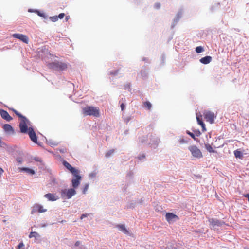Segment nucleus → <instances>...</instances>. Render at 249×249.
Returning <instances> with one entry per match:
<instances>
[{"label":"nucleus","mask_w":249,"mask_h":249,"mask_svg":"<svg viewBox=\"0 0 249 249\" xmlns=\"http://www.w3.org/2000/svg\"><path fill=\"white\" fill-rule=\"evenodd\" d=\"M11 110L17 116L21 119L19 124L20 132L22 133H27L28 130V125H31V122L25 116L22 115L20 113L15 109L12 108Z\"/></svg>","instance_id":"f257e3e1"},{"label":"nucleus","mask_w":249,"mask_h":249,"mask_svg":"<svg viewBox=\"0 0 249 249\" xmlns=\"http://www.w3.org/2000/svg\"><path fill=\"white\" fill-rule=\"evenodd\" d=\"M49 68L56 71H63L67 69L68 65L66 63L55 61L48 64Z\"/></svg>","instance_id":"f03ea898"},{"label":"nucleus","mask_w":249,"mask_h":249,"mask_svg":"<svg viewBox=\"0 0 249 249\" xmlns=\"http://www.w3.org/2000/svg\"><path fill=\"white\" fill-rule=\"evenodd\" d=\"M76 194V191L73 188L62 189L60 192L61 197L64 199H70Z\"/></svg>","instance_id":"7ed1b4c3"},{"label":"nucleus","mask_w":249,"mask_h":249,"mask_svg":"<svg viewBox=\"0 0 249 249\" xmlns=\"http://www.w3.org/2000/svg\"><path fill=\"white\" fill-rule=\"evenodd\" d=\"M82 112L84 115H92L95 117L99 116V109L92 106H87L82 109Z\"/></svg>","instance_id":"20e7f679"},{"label":"nucleus","mask_w":249,"mask_h":249,"mask_svg":"<svg viewBox=\"0 0 249 249\" xmlns=\"http://www.w3.org/2000/svg\"><path fill=\"white\" fill-rule=\"evenodd\" d=\"M80 171H77L75 173H72L73 178L71 179L72 186L74 189L77 188L80 184L82 177L80 175Z\"/></svg>","instance_id":"39448f33"},{"label":"nucleus","mask_w":249,"mask_h":249,"mask_svg":"<svg viewBox=\"0 0 249 249\" xmlns=\"http://www.w3.org/2000/svg\"><path fill=\"white\" fill-rule=\"evenodd\" d=\"M188 149L191 152V154L194 157L196 158H201L203 155L200 150L196 145H191L188 147Z\"/></svg>","instance_id":"423d86ee"},{"label":"nucleus","mask_w":249,"mask_h":249,"mask_svg":"<svg viewBox=\"0 0 249 249\" xmlns=\"http://www.w3.org/2000/svg\"><path fill=\"white\" fill-rule=\"evenodd\" d=\"M29 127H28V130L27 132L26 133H28L30 139L35 143H37L39 144V143H37V138L36 135L35 133V132L33 128L31 126V124L30 125H28Z\"/></svg>","instance_id":"0eeeda50"},{"label":"nucleus","mask_w":249,"mask_h":249,"mask_svg":"<svg viewBox=\"0 0 249 249\" xmlns=\"http://www.w3.org/2000/svg\"><path fill=\"white\" fill-rule=\"evenodd\" d=\"M208 221L213 228H215V227H222L226 225L224 221L215 218H209Z\"/></svg>","instance_id":"6e6552de"},{"label":"nucleus","mask_w":249,"mask_h":249,"mask_svg":"<svg viewBox=\"0 0 249 249\" xmlns=\"http://www.w3.org/2000/svg\"><path fill=\"white\" fill-rule=\"evenodd\" d=\"M165 218L166 220L169 223H173L179 219L177 215L172 213H166L165 215Z\"/></svg>","instance_id":"1a4fd4ad"},{"label":"nucleus","mask_w":249,"mask_h":249,"mask_svg":"<svg viewBox=\"0 0 249 249\" xmlns=\"http://www.w3.org/2000/svg\"><path fill=\"white\" fill-rule=\"evenodd\" d=\"M204 118L211 124H213L214 121V118H216V116L213 112L208 111L204 113Z\"/></svg>","instance_id":"9d476101"},{"label":"nucleus","mask_w":249,"mask_h":249,"mask_svg":"<svg viewBox=\"0 0 249 249\" xmlns=\"http://www.w3.org/2000/svg\"><path fill=\"white\" fill-rule=\"evenodd\" d=\"M12 36L14 38L19 39V40H20L21 41L25 43H28L29 41L28 37H27V36L23 34L18 33L14 34L12 35Z\"/></svg>","instance_id":"9b49d317"},{"label":"nucleus","mask_w":249,"mask_h":249,"mask_svg":"<svg viewBox=\"0 0 249 249\" xmlns=\"http://www.w3.org/2000/svg\"><path fill=\"white\" fill-rule=\"evenodd\" d=\"M44 197H45L48 201H54L59 199V197L55 194L47 193L46 194Z\"/></svg>","instance_id":"f8f14e48"},{"label":"nucleus","mask_w":249,"mask_h":249,"mask_svg":"<svg viewBox=\"0 0 249 249\" xmlns=\"http://www.w3.org/2000/svg\"><path fill=\"white\" fill-rule=\"evenodd\" d=\"M183 10L180 9L176 15V17L174 19L173 22L171 25V28H173L176 26L178 22L179 21L180 18H181L183 14Z\"/></svg>","instance_id":"ddd939ff"},{"label":"nucleus","mask_w":249,"mask_h":249,"mask_svg":"<svg viewBox=\"0 0 249 249\" xmlns=\"http://www.w3.org/2000/svg\"><path fill=\"white\" fill-rule=\"evenodd\" d=\"M46 211L47 209H43L42 206L38 204H36L33 207L31 213L33 214L34 213L36 212H38L39 213H43Z\"/></svg>","instance_id":"4468645a"},{"label":"nucleus","mask_w":249,"mask_h":249,"mask_svg":"<svg viewBox=\"0 0 249 249\" xmlns=\"http://www.w3.org/2000/svg\"><path fill=\"white\" fill-rule=\"evenodd\" d=\"M0 114L1 117L6 120L7 121L9 122L12 120V118L10 116L8 112L2 109H0Z\"/></svg>","instance_id":"2eb2a0df"},{"label":"nucleus","mask_w":249,"mask_h":249,"mask_svg":"<svg viewBox=\"0 0 249 249\" xmlns=\"http://www.w3.org/2000/svg\"><path fill=\"white\" fill-rule=\"evenodd\" d=\"M116 227L118 228V229L124 234L126 235H128L130 236L131 234L130 233V232L129 231L126 229L125 225L124 224H117L116 226Z\"/></svg>","instance_id":"dca6fc26"},{"label":"nucleus","mask_w":249,"mask_h":249,"mask_svg":"<svg viewBox=\"0 0 249 249\" xmlns=\"http://www.w3.org/2000/svg\"><path fill=\"white\" fill-rule=\"evenodd\" d=\"M5 132L8 134H13L14 129L9 124H4L2 127Z\"/></svg>","instance_id":"f3484780"},{"label":"nucleus","mask_w":249,"mask_h":249,"mask_svg":"<svg viewBox=\"0 0 249 249\" xmlns=\"http://www.w3.org/2000/svg\"><path fill=\"white\" fill-rule=\"evenodd\" d=\"M63 164L68 170L71 172V174L75 173L78 170L75 168L71 166V165L66 160H64L63 161Z\"/></svg>","instance_id":"a211bd4d"},{"label":"nucleus","mask_w":249,"mask_h":249,"mask_svg":"<svg viewBox=\"0 0 249 249\" xmlns=\"http://www.w3.org/2000/svg\"><path fill=\"white\" fill-rule=\"evenodd\" d=\"M19 169L20 172H26L28 174L33 175L35 174V172L34 170L29 168H27V167L19 168Z\"/></svg>","instance_id":"6ab92c4d"},{"label":"nucleus","mask_w":249,"mask_h":249,"mask_svg":"<svg viewBox=\"0 0 249 249\" xmlns=\"http://www.w3.org/2000/svg\"><path fill=\"white\" fill-rule=\"evenodd\" d=\"M212 60V57L210 56H206L200 59V62L204 64H208L210 63Z\"/></svg>","instance_id":"aec40b11"},{"label":"nucleus","mask_w":249,"mask_h":249,"mask_svg":"<svg viewBox=\"0 0 249 249\" xmlns=\"http://www.w3.org/2000/svg\"><path fill=\"white\" fill-rule=\"evenodd\" d=\"M234 155L236 158H239V159H241L243 157L242 152L238 149L234 151Z\"/></svg>","instance_id":"412c9836"},{"label":"nucleus","mask_w":249,"mask_h":249,"mask_svg":"<svg viewBox=\"0 0 249 249\" xmlns=\"http://www.w3.org/2000/svg\"><path fill=\"white\" fill-rule=\"evenodd\" d=\"M29 237L30 238H33V237H35V239L37 240V239H38V238H40V235L36 231H32V232H30V234L29 235Z\"/></svg>","instance_id":"4be33fe9"},{"label":"nucleus","mask_w":249,"mask_h":249,"mask_svg":"<svg viewBox=\"0 0 249 249\" xmlns=\"http://www.w3.org/2000/svg\"><path fill=\"white\" fill-rule=\"evenodd\" d=\"M205 147L207 150L210 153H214L215 152V151L213 149V147L208 143L205 144Z\"/></svg>","instance_id":"5701e85b"},{"label":"nucleus","mask_w":249,"mask_h":249,"mask_svg":"<svg viewBox=\"0 0 249 249\" xmlns=\"http://www.w3.org/2000/svg\"><path fill=\"white\" fill-rule=\"evenodd\" d=\"M35 12L39 16L41 17H43V18L46 19L48 17L46 16L44 13H41L40 11H39L38 10L36 9L35 10Z\"/></svg>","instance_id":"b1692460"},{"label":"nucleus","mask_w":249,"mask_h":249,"mask_svg":"<svg viewBox=\"0 0 249 249\" xmlns=\"http://www.w3.org/2000/svg\"><path fill=\"white\" fill-rule=\"evenodd\" d=\"M119 69L116 70H112L109 72V74L112 76H116L118 75Z\"/></svg>","instance_id":"393cba45"},{"label":"nucleus","mask_w":249,"mask_h":249,"mask_svg":"<svg viewBox=\"0 0 249 249\" xmlns=\"http://www.w3.org/2000/svg\"><path fill=\"white\" fill-rule=\"evenodd\" d=\"M16 160L17 163H18V164H21L23 161L24 159L21 156H18L16 157Z\"/></svg>","instance_id":"a878e982"},{"label":"nucleus","mask_w":249,"mask_h":249,"mask_svg":"<svg viewBox=\"0 0 249 249\" xmlns=\"http://www.w3.org/2000/svg\"><path fill=\"white\" fill-rule=\"evenodd\" d=\"M144 106L147 109L150 110L151 108L152 105L149 101H146L144 103Z\"/></svg>","instance_id":"bb28decb"},{"label":"nucleus","mask_w":249,"mask_h":249,"mask_svg":"<svg viewBox=\"0 0 249 249\" xmlns=\"http://www.w3.org/2000/svg\"><path fill=\"white\" fill-rule=\"evenodd\" d=\"M115 150L114 149H111L108 151L105 154V157L106 158L110 157L114 153Z\"/></svg>","instance_id":"cd10ccee"},{"label":"nucleus","mask_w":249,"mask_h":249,"mask_svg":"<svg viewBox=\"0 0 249 249\" xmlns=\"http://www.w3.org/2000/svg\"><path fill=\"white\" fill-rule=\"evenodd\" d=\"M140 74L141 76L142 77V78H145L147 77V72L145 69H142L141 71Z\"/></svg>","instance_id":"c85d7f7f"},{"label":"nucleus","mask_w":249,"mask_h":249,"mask_svg":"<svg viewBox=\"0 0 249 249\" xmlns=\"http://www.w3.org/2000/svg\"><path fill=\"white\" fill-rule=\"evenodd\" d=\"M186 133L189 135L191 138H192L194 140L197 141L198 140V139L196 138L195 135V134L190 132L188 130H187Z\"/></svg>","instance_id":"c756f323"},{"label":"nucleus","mask_w":249,"mask_h":249,"mask_svg":"<svg viewBox=\"0 0 249 249\" xmlns=\"http://www.w3.org/2000/svg\"><path fill=\"white\" fill-rule=\"evenodd\" d=\"M48 144L51 146H56L58 145V142L55 141H53L52 140H49L48 141Z\"/></svg>","instance_id":"7c9ffc66"},{"label":"nucleus","mask_w":249,"mask_h":249,"mask_svg":"<svg viewBox=\"0 0 249 249\" xmlns=\"http://www.w3.org/2000/svg\"><path fill=\"white\" fill-rule=\"evenodd\" d=\"M89 184L88 183H86L84 185V186L83 187L82 193L84 194H86L87 193V192L89 189Z\"/></svg>","instance_id":"2f4dec72"},{"label":"nucleus","mask_w":249,"mask_h":249,"mask_svg":"<svg viewBox=\"0 0 249 249\" xmlns=\"http://www.w3.org/2000/svg\"><path fill=\"white\" fill-rule=\"evenodd\" d=\"M204 51V48L202 46H197L196 48V52L197 53H200Z\"/></svg>","instance_id":"473e14b6"},{"label":"nucleus","mask_w":249,"mask_h":249,"mask_svg":"<svg viewBox=\"0 0 249 249\" xmlns=\"http://www.w3.org/2000/svg\"><path fill=\"white\" fill-rule=\"evenodd\" d=\"M196 120H197L198 124H199L200 125H204V123H203L202 118H200L199 116H197Z\"/></svg>","instance_id":"72a5a7b5"},{"label":"nucleus","mask_w":249,"mask_h":249,"mask_svg":"<svg viewBox=\"0 0 249 249\" xmlns=\"http://www.w3.org/2000/svg\"><path fill=\"white\" fill-rule=\"evenodd\" d=\"M49 18L52 21L56 22V21L58 20V17H57V16H54L50 17Z\"/></svg>","instance_id":"f704fd0d"},{"label":"nucleus","mask_w":249,"mask_h":249,"mask_svg":"<svg viewBox=\"0 0 249 249\" xmlns=\"http://www.w3.org/2000/svg\"><path fill=\"white\" fill-rule=\"evenodd\" d=\"M160 140L159 139L156 138L155 141L154 143H151V145H154L153 147L155 148L158 146V144L159 142H160Z\"/></svg>","instance_id":"c9c22d12"},{"label":"nucleus","mask_w":249,"mask_h":249,"mask_svg":"<svg viewBox=\"0 0 249 249\" xmlns=\"http://www.w3.org/2000/svg\"><path fill=\"white\" fill-rule=\"evenodd\" d=\"M137 158L139 160H142L145 159V156L144 154H140Z\"/></svg>","instance_id":"e433bc0d"},{"label":"nucleus","mask_w":249,"mask_h":249,"mask_svg":"<svg viewBox=\"0 0 249 249\" xmlns=\"http://www.w3.org/2000/svg\"><path fill=\"white\" fill-rule=\"evenodd\" d=\"M195 136L199 137L201 134V133L199 130H196L194 131Z\"/></svg>","instance_id":"4c0bfd02"},{"label":"nucleus","mask_w":249,"mask_h":249,"mask_svg":"<svg viewBox=\"0 0 249 249\" xmlns=\"http://www.w3.org/2000/svg\"><path fill=\"white\" fill-rule=\"evenodd\" d=\"M131 85L130 83L126 84L124 85V89L130 90Z\"/></svg>","instance_id":"58836bf2"},{"label":"nucleus","mask_w":249,"mask_h":249,"mask_svg":"<svg viewBox=\"0 0 249 249\" xmlns=\"http://www.w3.org/2000/svg\"><path fill=\"white\" fill-rule=\"evenodd\" d=\"M146 140V138L145 137L139 138V142H141V143H144Z\"/></svg>","instance_id":"ea45409f"},{"label":"nucleus","mask_w":249,"mask_h":249,"mask_svg":"<svg viewBox=\"0 0 249 249\" xmlns=\"http://www.w3.org/2000/svg\"><path fill=\"white\" fill-rule=\"evenodd\" d=\"M179 142L181 144L185 143L187 142V141L185 140L184 138H180L179 140Z\"/></svg>","instance_id":"a19ab883"},{"label":"nucleus","mask_w":249,"mask_h":249,"mask_svg":"<svg viewBox=\"0 0 249 249\" xmlns=\"http://www.w3.org/2000/svg\"><path fill=\"white\" fill-rule=\"evenodd\" d=\"M34 160L36 161H37V162H41L42 161V160L41 159V158L38 157H36L34 158Z\"/></svg>","instance_id":"79ce46f5"},{"label":"nucleus","mask_w":249,"mask_h":249,"mask_svg":"<svg viewBox=\"0 0 249 249\" xmlns=\"http://www.w3.org/2000/svg\"><path fill=\"white\" fill-rule=\"evenodd\" d=\"M89 214L83 213L81 215L80 219H83L84 218L87 217Z\"/></svg>","instance_id":"37998d69"},{"label":"nucleus","mask_w":249,"mask_h":249,"mask_svg":"<svg viewBox=\"0 0 249 249\" xmlns=\"http://www.w3.org/2000/svg\"><path fill=\"white\" fill-rule=\"evenodd\" d=\"M160 4L159 3H156L154 4V8L158 9L160 8Z\"/></svg>","instance_id":"c03bdc74"},{"label":"nucleus","mask_w":249,"mask_h":249,"mask_svg":"<svg viewBox=\"0 0 249 249\" xmlns=\"http://www.w3.org/2000/svg\"><path fill=\"white\" fill-rule=\"evenodd\" d=\"M64 16H65L64 13H60L59 14L58 16H57V17H58V18L62 19L64 18Z\"/></svg>","instance_id":"a18cd8bd"},{"label":"nucleus","mask_w":249,"mask_h":249,"mask_svg":"<svg viewBox=\"0 0 249 249\" xmlns=\"http://www.w3.org/2000/svg\"><path fill=\"white\" fill-rule=\"evenodd\" d=\"M23 246H24V244L23 243V242H21L18 244V248L17 249H20V248H21Z\"/></svg>","instance_id":"49530a36"},{"label":"nucleus","mask_w":249,"mask_h":249,"mask_svg":"<svg viewBox=\"0 0 249 249\" xmlns=\"http://www.w3.org/2000/svg\"><path fill=\"white\" fill-rule=\"evenodd\" d=\"M95 176H96V174H95V173H90V174H89V177L90 178H92L95 177Z\"/></svg>","instance_id":"de8ad7c7"},{"label":"nucleus","mask_w":249,"mask_h":249,"mask_svg":"<svg viewBox=\"0 0 249 249\" xmlns=\"http://www.w3.org/2000/svg\"><path fill=\"white\" fill-rule=\"evenodd\" d=\"M125 108V105L124 103H122L121 105V108L122 110H123Z\"/></svg>","instance_id":"09e8293b"},{"label":"nucleus","mask_w":249,"mask_h":249,"mask_svg":"<svg viewBox=\"0 0 249 249\" xmlns=\"http://www.w3.org/2000/svg\"><path fill=\"white\" fill-rule=\"evenodd\" d=\"M80 242L79 241H77L75 242L74 246L75 247H78L80 245Z\"/></svg>","instance_id":"8fccbe9b"},{"label":"nucleus","mask_w":249,"mask_h":249,"mask_svg":"<svg viewBox=\"0 0 249 249\" xmlns=\"http://www.w3.org/2000/svg\"><path fill=\"white\" fill-rule=\"evenodd\" d=\"M202 126V131L204 132V131H205L206 130V129L205 128V124H204V125H201Z\"/></svg>","instance_id":"3c124183"},{"label":"nucleus","mask_w":249,"mask_h":249,"mask_svg":"<svg viewBox=\"0 0 249 249\" xmlns=\"http://www.w3.org/2000/svg\"><path fill=\"white\" fill-rule=\"evenodd\" d=\"M165 59V56L164 55H162V61L163 62V63L164 62Z\"/></svg>","instance_id":"603ef678"},{"label":"nucleus","mask_w":249,"mask_h":249,"mask_svg":"<svg viewBox=\"0 0 249 249\" xmlns=\"http://www.w3.org/2000/svg\"><path fill=\"white\" fill-rule=\"evenodd\" d=\"M142 60L144 61H145V62H148V60L147 58H145V57H144L142 58Z\"/></svg>","instance_id":"864d4df0"},{"label":"nucleus","mask_w":249,"mask_h":249,"mask_svg":"<svg viewBox=\"0 0 249 249\" xmlns=\"http://www.w3.org/2000/svg\"><path fill=\"white\" fill-rule=\"evenodd\" d=\"M35 10L34 9H29L28 10V12H35Z\"/></svg>","instance_id":"5fc2aeb1"},{"label":"nucleus","mask_w":249,"mask_h":249,"mask_svg":"<svg viewBox=\"0 0 249 249\" xmlns=\"http://www.w3.org/2000/svg\"><path fill=\"white\" fill-rule=\"evenodd\" d=\"M3 170L0 167V175H1L3 173Z\"/></svg>","instance_id":"6e6d98bb"},{"label":"nucleus","mask_w":249,"mask_h":249,"mask_svg":"<svg viewBox=\"0 0 249 249\" xmlns=\"http://www.w3.org/2000/svg\"><path fill=\"white\" fill-rule=\"evenodd\" d=\"M127 176L132 177V173L131 172H129L127 174Z\"/></svg>","instance_id":"4d7b16f0"},{"label":"nucleus","mask_w":249,"mask_h":249,"mask_svg":"<svg viewBox=\"0 0 249 249\" xmlns=\"http://www.w3.org/2000/svg\"><path fill=\"white\" fill-rule=\"evenodd\" d=\"M69 18H70L69 16H66L65 18V20L66 21H67L69 20Z\"/></svg>","instance_id":"13d9d810"},{"label":"nucleus","mask_w":249,"mask_h":249,"mask_svg":"<svg viewBox=\"0 0 249 249\" xmlns=\"http://www.w3.org/2000/svg\"><path fill=\"white\" fill-rule=\"evenodd\" d=\"M127 187H124L123 189V191L125 192L126 191Z\"/></svg>","instance_id":"bf43d9fd"},{"label":"nucleus","mask_w":249,"mask_h":249,"mask_svg":"<svg viewBox=\"0 0 249 249\" xmlns=\"http://www.w3.org/2000/svg\"><path fill=\"white\" fill-rule=\"evenodd\" d=\"M59 222L61 223H63L66 222V221H65V220H62V221H59Z\"/></svg>","instance_id":"052dcab7"},{"label":"nucleus","mask_w":249,"mask_h":249,"mask_svg":"<svg viewBox=\"0 0 249 249\" xmlns=\"http://www.w3.org/2000/svg\"><path fill=\"white\" fill-rule=\"evenodd\" d=\"M47 226V224H45L42 225L41 226H42V227H46Z\"/></svg>","instance_id":"680f3d73"},{"label":"nucleus","mask_w":249,"mask_h":249,"mask_svg":"<svg viewBox=\"0 0 249 249\" xmlns=\"http://www.w3.org/2000/svg\"><path fill=\"white\" fill-rule=\"evenodd\" d=\"M211 10H212V11H213V10H214V9H213V7H211Z\"/></svg>","instance_id":"e2e57ef3"},{"label":"nucleus","mask_w":249,"mask_h":249,"mask_svg":"<svg viewBox=\"0 0 249 249\" xmlns=\"http://www.w3.org/2000/svg\"><path fill=\"white\" fill-rule=\"evenodd\" d=\"M129 119H127V123L128 122Z\"/></svg>","instance_id":"0e129e2a"}]
</instances>
